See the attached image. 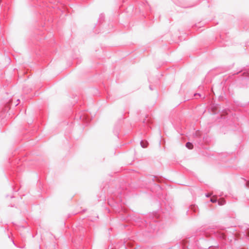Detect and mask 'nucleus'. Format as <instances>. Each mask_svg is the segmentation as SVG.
Wrapping results in <instances>:
<instances>
[{
    "instance_id": "7ed1b4c3",
    "label": "nucleus",
    "mask_w": 249,
    "mask_h": 249,
    "mask_svg": "<svg viewBox=\"0 0 249 249\" xmlns=\"http://www.w3.org/2000/svg\"><path fill=\"white\" fill-rule=\"evenodd\" d=\"M211 201L212 202H213V203H214L216 201V197L215 196H213L211 198Z\"/></svg>"
},
{
    "instance_id": "f03ea898",
    "label": "nucleus",
    "mask_w": 249,
    "mask_h": 249,
    "mask_svg": "<svg viewBox=\"0 0 249 249\" xmlns=\"http://www.w3.org/2000/svg\"><path fill=\"white\" fill-rule=\"evenodd\" d=\"M186 147L189 149H192L193 148V144L190 142H187L186 144Z\"/></svg>"
},
{
    "instance_id": "39448f33",
    "label": "nucleus",
    "mask_w": 249,
    "mask_h": 249,
    "mask_svg": "<svg viewBox=\"0 0 249 249\" xmlns=\"http://www.w3.org/2000/svg\"><path fill=\"white\" fill-rule=\"evenodd\" d=\"M211 195V194H208L206 195V196L207 197H209Z\"/></svg>"
},
{
    "instance_id": "423d86ee",
    "label": "nucleus",
    "mask_w": 249,
    "mask_h": 249,
    "mask_svg": "<svg viewBox=\"0 0 249 249\" xmlns=\"http://www.w3.org/2000/svg\"><path fill=\"white\" fill-rule=\"evenodd\" d=\"M247 234H248V235H249V231H248V232H247Z\"/></svg>"
},
{
    "instance_id": "20e7f679",
    "label": "nucleus",
    "mask_w": 249,
    "mask_h": 249,
    "mask_svg": "<svg viewBox=\"0 0 249 249\" xmlns=\"http://www.w3.org/2000/svg\"><path fill=\"white\" fill-rule=\"evenodd\" d=\"M224 201L223 199L222 200H219L218 201V203L220 205H223L224 204Z\"/></svg>"
},
{
    "instance_id": "f257e3e1",
    "label": "nucleus",
    "mask_w": 249,
    "mask_h": 249,
    "mask_svg": "<svg viewBox=\"0 0 249 249\" xmlns=\"http://www.w3.org/2000/svg\"><path fill=\"white\" fill-rule=\"evenodd\" d=\"M141 145L142 147L146 148L147 146L148 142H146V141L145 142L142 141L141 142Z\"/></svg>"
}]
</instances>
